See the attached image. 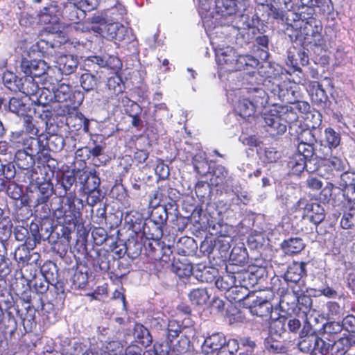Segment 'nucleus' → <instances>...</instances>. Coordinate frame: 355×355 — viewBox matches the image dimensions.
<instances>
[{
  "label": "nucleus",
  "instance_id": "obj_1",
  "mask_svg": "<svg viewBox=\"0 0 355 355\" xmlns=\"http://www.w3.org/2000/svg\"><path fill=\"white\" fill-rule=\"evenodd\" d=\"M215 49L216 60L218 65L219 75L226 72L247 70L249 79L253 83L254 77L257 75L256 67L259 64V60L250 55H237L234 48L220 44H216V42H211Z\"/></svg>",
  "mask_w": 355,
  "mask_h": 355
},
{
  "label": "nucleus",
  "instance_id": "obj_2",
  "mask_svg": "<svg viewBox=\"0 0 355 355\" xmlns=\"http://www.w3.org/2000/svg\"><path fill=\"white\" fill-rule=\"evenodd\" d=\"M310 116L314 120L311 124L302 122L300 125L294 124L289 127V133L295 137L299 143L315 144L317 142V137L320 133L318 128L322 123V115L320 112H315L309 113L307 119Z\"/></svg>",
  "mask_w": 355,
  "mask_h": 355
},
{
  "label": "nucleus",
  "instance_id": "obj_3",
  "mask_svg": "<svg viewBox=\"0 0 355 355\" xmlns=\"http://www.w3.org/2000/svg\"><path fill=\"white\" fill-rule=\"evenodd\" d=\"M46 94L49 98V103L53 100L55 102L64 103V107H76V103L73 101V95L71 86L69 84L60 83L58 78L45 79L44 83Z\"/></svg>",
  "mask_w": 355,
  "mask_h": 355
},
{
  "label": "nucleus",
  "instance_id": "obj_4",
  "mask_svg": "<svg viewBox=\"0 0 355 355\" xmlns=\"http://www.w3.org/2000/svg\"><path fill=\"white\" fill-rule=\"evenodd\" d=\"M61 10L60 7L55 2L47 3L45 6L40 10L37 14L39 22L46 25L43 33L58 34L61 33L62 25L60 22Z\"/></svg>",
  "mask_w": 355,
  "mask_h": 355
},
{
  "label": "nucleus",
  "instance_id": "obj_5",
  "mask_svg": "<svg viewBox=\"0 0 355 355\" xmlns=\"http://www.w3.org/2000/svg\"><path fill=\"white\" fill-rule=\"evenodd\" d=\"M40 88L38 82L33 76L25 75L21 78V84L19 87V92H21L26 96L32 97V101L40 105H45L49 103V98L46 94L45 85Z\"/></svg>",
  "mask_w": 355,
  "mask_h": 355
},
{
  "label": "nucleus",
  "instance_id": "obj_6",
  "mask_svg": "<svg viewBox=\"0 0 355 355\" xmlns=\"http://www.w3.org/2000/svg\"><path fill=\"white\" fill-rule=\"evenodd\" d=\"M306 266L304 262H293L288 266L284 274V279L289 284L294 295L300 294V291L306 289L303 279L306 275Z\"/></svg>",
  "mask_w": 355,
  "mask_h": 355
},
{
  "label": "nucleus",
  "instance_id": "obj_7",
  "mask_svg": "<svg viewBox=\"0 0 355 355\" xmlns=\"http://www.w3.org/2000/svg\"><path fill=\"white\" fill-rule=\"evenodd\" d=\"M60 197L65 198L66 202L64 206L68 207L66 209L62 206L55 211V215L58 218H63L64 223H70L71 221L74 223V220L80 215V208L83 207V200L76 197V193H69L66 195H60Z\"/></svg>",
  "mask_w": 355,
  "mask_h": 355
},
{
  "label": "nucleus",
  "instance_id": "obj_8",
  "mask_svg": "<svg viewBox=\"0 0 355 355\" xmlns=\"http://www.w3.org/2000/svg\"><path fill=\"white\" fill-rule=\"evenodd\" d=\"M272 293L268 292L252 293L250 296V302H248L250 313L259 317H268L272 311V305L270 302Z\"/></svg>",
  "mask_w": 355,
  "mask_h": 355
},
{
  "label": "nucleus",
  "instance_id": "obj_9",
  "mask_svg": "<svg viewBox=\"0 0 355 355\" xmlns=\"http://www.w3.org/2000/svg\"><path fill=\"white\" fill-rule=\"evenodd\" d=\"M236 11V0H215V13L214 19L215 22L212 30L216 29V33H223V26L226 24L223 20L227 17H232Z\"/></svg>",
  "mask_w": 355,
  "mask_h": 355
},
{
  "label": "nucleus",
  "instance_id": "obj_10",
  "mask_svg": "<svg viewBox=\"0 0 355 355\" xmlns=\"http://www.w3.org/2000/svg\"><path fill=\"white\" fill-rule=\"evenodd\" d=\"M21 71L26 76L36 78H42L43 83L45 79H52L49 73L52 71L47 63L42 60H28L23 58L20 64Z\"/></svg>",
  "mask_w": 355,
  "mask_h": 355
},
{
  "label": "nucleus",
  "instance_id": "obj_11",
  "mask_svg": "<svg viewBox=\"0 0 355 355\" xmlns=\"http://www.w3.org/2000/svg\"><path fill=\"white\" fill-rule=\"evenodd\" d=\"M296 209L304 210V218H307L311 223L318 225L325 218L324 208L318 202H309L305 198H300L295 204Z\"/></svg>",
  "mask_w": 355,
  "mask_h": 355
},
{
  "label": "nucleus",
  "instance_id": "obj_12",
  "mask_svg": "<svg viewBox=\"0 0 355 355\" xmlns=\"http://www.w3.org/2000/svg\"><path fill=\"white\" fill-rule=\"evenodd\" d=\"M235 182L225 166L217 165L212 171L209 183L211 187L216 188L217 191L228 194V190Z\"/></svg>",
  "mask_w": 355,
  "mask_h": 355
},
{
  "label": "nucleus",
  "instance_id": "obj_13",
  "mask_svg": "<svg viewBox=\"0 0 355 355\" xmlns=\"http://www.w3.org/2000/svg\"><path fill=\"white\" fill-rule=\"evenodd\" d=\"M346 161L338 157H332L318 167V174L326 180L334 181L338 178L340 173L345 171Z\"/></svg>",
  "mask_w": 355,
  "mask_h": 355
},
{
  "label": "nucleus",
  "instance_id": "obj_14",
  "mask_svg": "<svg viewBox=\"0 0 355 355\" xmlns=\"http://www.w3.org/2000/svg\"><path fill=\"white\" fill-rule=\"evenodd\" d=\"M317 334L308 320L304 322L303 327L299 333L298 347L302 352L314 351Z\"/></svg>",
  "mask_w": 355,
  "mask_h": 355
},
{
  "label": "nucleus",
  "instance_id": "obj_15",
  "mask_svg": "<svg viewBox=\"0 0 355 355\" xmlns=\"http://www.w3.org/2000/svg\"><path fill=\"white\" fill-rule=\"evenodd\" d=\"M263 120L266 131L270 135L275 136L286 132L287 126L279 114L275 113L274 109L271 110L269 113L263 114Z\"/></svg>",
  "mask_w": 355,
  "mask_h": 355
},
{
  "label": "nucleus",
  "instance_id": "obj_16",
  "mask_svg": "<svg viewBox=\"0 0 355 355\" xmlns=\"http://www.w3.org/2000/svg\"><path fill=\"white\" fill-rule=\"evenodd\" d=\"M215 4L212 0H198V12L206 30L211 31L214 26Z\"/></svg>",
  "mask_w": 355,
  "mask_h": 355
},
{
  "label": "nucleus",
  "instance_id": "obj_17",
  "mask_svg": "<svg viewBox=\"0 0 355 355\" xmlns=\"http://www.w3.org/2000/svg\"><path fill=\"white\" fill-rule=\"evenodd\" d=\"M55 62L58 70L65 76L73 73L78 66V58L73 55H61L58 57Z\"/></svg>",
  "mask_w": 355,
  "mask_h": 355
},
{
  "label": "nucleus",
  "instance_id": "obj_18",
  "mask_svg": "<svg viewBox=\"0 0 355 355\" xmlns=\"http://www.w3.org/2000/svg\"><path fill=\"white\" fill-rule=\"evenodd\" d=\"M300 154H293L289 157L287 162V167L288 173L299 175L302 172L306 169L309 172L315 170V167L311 166Z\"/></svg>",
  "mask_w": 355,
  "mask_h": 355
},
{
  "label": "nucleus",
  "instance_id": "obj_19",
  "mask_svg": "<svg viewBox=\"0 0 355 355\" xmlns=\"http://www.w3.org/2000/svg\"><path fill=\"white\" fill-rule=\"evenodd\" d=\"M334 182V184L330 183L331 187L342 190L344 192V196H348L355 182V173L343 171L340 173L338 178H336Z\"/></svg>",
  "mask_w": 355,
  "mask_h": 355
},
{
  "label": "nucleus",
  "instance_id": "obj_20",
  "mask_svg": "<svg viewBox=\"0 0 355 355\" xmlns=\"http://www.w3.org/2000/svg\"><path fill=\"white\" fill-rule=\"evenodd\" d=\"M226 338L221 333H214L207 336L202 345V352L209 354L216 352L223 345L226 344Z\"/></svg>",
  "mask_w": 355,
  "mask_h": 355
},
{
  "label": "nucleus",
  "instance_id": "obj_21",
  "mask_svg": "<svg viewBox=\"0 0 355 355\" xmlns=\"http://www.w3.org/2000/svg\"><path fill=\"white\" fill-rule=\"evenodd\" d=\"M354 345H355V334H348L336 341L332 340L331 355H345Z\"/></svg>",
  "mask_w": 355,
  "mask_h": 355
},
{
  "label": "nucleus",
  "instance_id": "obj_22",
  "mask_svg": "<svg viewBox=\"0 0 355 355\" xmlns=\"http://www.w3.org/2000/svg\"><path fill=\"white\" fill-rule=\"evenodd\" d=\"M340 143V134L336 132L333 128H327L324 130V138L320 141L321 146L327 148V151L322 153L324 157L328 155L330 150L337 148Z\"/></svg>",
  "mask_w": 355,
  "mask_h": 355
},
{
  "label": "nucleus",
  "instance_id": "obj_23",
  "mask_svg": "<svg viewBox=\"0 0 355 355\" xmlns=\"http://www.w3.org/2000/svg\"><path fill=\"white\" fill-rule=\"evenodd\" d=\"M274 111L279 114L284 123L288 124V128L293 125H300L302 123L298 120V114L296 111L293 109L292 105H282L275 107Z\"/></svg>",
  "mask_w": 355,
  "mask_h": 355
},
{
  "label": "nucleus",
  "instance_id": "obj_24",
  "mask_svg": "<svg viewBox=\"0 0 355 355\" xmlns=\"http://www.w3.org/2000/svg\"><path fill=\"white\" fill-rule=\"evenodd\" d=\"M257 110H258L248 98L239 100L235 107V112L243 119L248 121L253 119Z\"/></svg>",
  "mask_w": 355,
  "mask_h": 355
},
{
  "label": "nucleus",
  "instance_id": "obj_25",
  "mask_svg": "<svg viewBox=\"0 0 355 355\" xmlns=\"http://www.w3.org/2000/svg\"><path fill=\"white\" fill-rule=\"evenodd\" d=\"M4 110L10 111L18 116H28L31 111L29 105L25 103L22 99L12 97L10 99L8 103L4 105Z\"/></svg>",
  "mask_w": 355,
  "mask_h": 355
},
{
  "label": "nucleus",
  "instance_id": "obj_26",
  "mask_svg": "<svg viewBox=\"0 0 355 355\" xmlns=\"http://www.w3.org/2000/svg\"><path fill=\"white\" fill-rule=\"evenodd\" d=\"M248 98L252 101L258 110H261L268 103V95L263 88L256 87L249 88Z\"/></svg>",
  "mask_w": 355,
  "mask_h": 355
},
{
  "label": "nucleus",
  "instance_id": "obj_27",
  "mask_svg": "<svg viewBox=\"0 0 355 355\" xmlns=\"http://www.w3.org/2000/svg\"><path fill=\"white\" fill-rule=\"evenodd\" d=\"M168 219L167 208L165 205H158L155 207L150 214V220L153 222L156 226L159 232L162 231V227L164 225Z\"/></svg>",
  "mask_w": 355,
  "mask_h": 355
},
{
  "label": "nucleus",
  "instance_id": "obj_28",
  "mask_svg": "<svg viewBox=\"0 0 355 355\" xmlns=\"http://www.w3.org/2000/svg\"><path fill=\"white\" fill-rule=\"evenodd\" d=\"M17 166L23 170H28L35 165V158L26 150H18L15 155Z\"/></svg>",
  "mask_w": 355,
  "mask_h": 355
},
{
  "label": "nucleus",
  "instance_id": "obj_29",
  "mask_svg": "<svg viewBox=\"0 0 355 355\" xmlns=\"http://www.w3.org/2000/svg\"><path fill=\"white\" fill-rule=\"evenodd\" d=\"M172 270L180 278L187 277L192 274L193 266L187 258H183L173 261Z\"/></svg>",
  "mask_w": 355,
  "mask_h": 355
},
{
  "label": "nucleus",
  "instance_id": "obj_30",
  "mask_svg": "<svg viewBox=\"0 0 355 355\" xmlns=\"http://www.w3.org/2000/svg\"><path fill=\"white\" fill-rule=\"evenodd\" d=\"M135 341L144 347L149 346L153 342V337L148 329L141 324H136L134 328Z\"/></svg>",
  "mask_w": 355,
  "mask_h": 355
},
{
  "label": "nucleus",
  "instance_id": "obj_31",
  "mask_svg": "<svg viewBox=\"0 0 355 355\" xmlns=\"http://www.w3.org/2000/svg\"><path fill=\"white\" fill-rule=\"evenodd\" d=\"M252 293H250L248 288L245 286H236L230 290L228 293L229 297L232 298L235 302H244V304L248 305V302H250V296Z\"/></svg>",
  "mask_w": 355,
  "mask_h": 355
},
{
  "label": "nucleus",
  "instance_id": "obj_32",
  "mask_svg": "<svg viewBox=\"0 0 355 355\" xmlns=\"http://www.w3.org/2000/svg\"><path fill=\"white\" fill-rule=\"evenodd\" d=\"M305 245L300 238H291L285 240L282 248L284 252L287 254H293L300 252L304 248Z\"/></svg>",
  "mask_w": 355,
  "mask_h": 355
},
{
  "label": "nucleus",
  "instance_id": "obj_33",
  "mask_svg": "<svg viewBox=\"0 0 355 355\" xmlns=\"http://www.w3.org/2000/svg\"><path fill=\"white\" fill-rule=\"evenodd\" d=\"M313 145L314 144L299 143L297 148L296 154H300L310 165L316 161L317 157H319L315 153Z\"/></svg>",
  "mask_w": 355,
  "mask_h": 355
},
{
  "label": "nucleus",
  "instance_id": "obj_34",
  "mask_svg": "<svg viewBox=\"0 0 355 355\" xmlns=\"http://www.w3.org/2000/svg\"><path fill=\"white\" fill-rule=\"evenodd\" d=\"M41 275L48 279L49 282H51V285L55 284L58 282V272L55 263L52 261H47L43 264L40 269Z\"/></svg>",
  "mask_w": 355,
  "mask_h": 355
},
{
  "label": "nucleus",
  "instance_id": "obj_35",
  "mask_svg": "<svg viewBox=\"0 0 355 355\" xmlns=\"http://www.w3.org/2000/svg\"><path fill=\"white\" fill-rule=\"evenodd\" d=\"M188 297L191 304L196 306H202L205 304L209 299V295L207 291L206 288H202L193 289L188 294Z\"/></svg>",
  "mask_w": 355,
  "mask_h": 355
},
{
  "label": "nucleus",
  "instance_id": "obj_36",
  "mask_svg": "<svg viewBox=\"0 0 355 355\" xmlns=\"http://www.w3.org/2000/svg\"><path fill=\"white\" fill-rule=\"evenodd\" d=\"M248 254L243 246H235L232 248L230 254V260L232 264L243 266L247 263Z\"/></svg>",
  "mask_w": 355,
  "mask_h": 355
},
{
  "label": "nucleus",
  "instance_id": "obj_37",
  "mask_svg": "<svg viewBox=\"0 0 355 355\" xmlns=\"http://www.w3.org/2000/svg\"><path fill=\"white\" fill-rule=\"evenodd\" d=\"M26 144L28 146L26 150H28L31 155H33L34 157L38 154L42 153L46 150V142L44 143L40 138L37 137H29L26 139Z\"/></svg>",
  "mask_w": 355,
  "mask_h": 355
},
{
  "label": "nucleus",
  "instance_id": "obj_38",
  "mask_svg": "<svg viewBox=\"0 0 355 355\" xmlns=\"http://www.w3.org/2000/svg\"><path fill=\"white\" fill-rule=\"evenodd\" d=\"M232 193L235 196L232 198V202L235 205H239L241 203L247 204L250 201V198L246 191L242 190L241 186L237 182H235L231 189L228 190V193Z\"/></svg>",
  "mask_w": 355,
  "mask_h": 355
},
{
  "label": "nucleus",
  "instance_id": "obj_39",
  "mask_svg": "<svg viewBox=\"0 0 355 355\" xmlns=\"http://www.w3.org/2000/svg\"><path fill=\"white\" fill-rule=\"evenodd\" d=\"M119 26V23H112L109 24H101L98 26H92V29L101 35L104 36L106 34L108 37L115 39L116 36H117Z\"/></svg>",
  "mask_w": 355,
  "mask_h": 355
},
{
  "label": "nucleus",
  "instance_id": "obj_40",
  "mask_svg": "<svg viewBox=\"0 0 355 355\" xmlns=\"http://www.w3.org/2000/svg\"><path fill=\"white\" fill-rule=\"evenodd\" d=\"M4 85L10 91L18 92L21 78H19L14 73L7 71L2 77Z\"/></svg>",
  "mask_w": 355,
  "mask_h": 355
},
{
  "label": "nucleus",
  "instance_id": "obj_41",
  "mask_svg": "<svg viewBox=\"0 0 355 355\" xmlns=\"http://www.w3.org/2000/svg\"><path fill=\"white\" fill-rule=\"evenodd\" d=\"M105 7L115 19L121 18L126 13L125 6L119 0H112V2L107 3Z\"/></svg>",
  "mask_w": 355,
  "mask_h": 355
},
{
  "label": "nucleus",
  "instance_id": "obj_42",
  "mask_svg": "<svg viewBox=\"0 0 355 355\" xmlns=\"http://www.w3.org/2000/svg\"><path fill=\"white\" fill-rule=\"evenodd\" d=\"M80 82L83 89L86 92H89L97 87L98 80L95 75L85 73L80 76Z\"/></svg>",
  "mask_w": 355,
  "mask_h": 355
},
{
  "label": "nucleus",
  "instance_id": "obj_43",
  "mask_svg": "<svg viewBox=\"0 0 355 355\" xmlns=\"http://www.w3.org/2000/svg\"><path fill=\"white\" fill-rule=\"evenodd\" d=\"M323 337L322 338L317 336L314 351L320 352L322 355H327L328 354L331 355L332 340L327 336Z\"/></svg>",
  "mask_w": 355,
  "mask_h": 355
},
{
  "label": "nucleus",
  "instance_id": "obj_44",
  "mask_svg": "<svg viewBox=\"0 0 355 355\" xmlns=\"http://www.w3.org/2000/svg\"><path fill=\"white\" fill-rule=\"evenodd\" d=\"M49 198L50 197L49 196L38 193V196L35 202V212L43 211V214H40L41 218H46L50 214V208L48 205Z\"/></svg>",
  "mask_w": 355,
  "mask_h": 355
},
{
  "label": "nucleus",
  "instance_id": "obj_45",
  "mask_svg": "<svg viewBox=\"0 0 355 355\" xmlns=\"http://www.w3.org/2000/svg\"><path fill=\"white\" fill-rule=\"evenodd\" d=\"M107 87L111 94L118 95L122 93L123 85L121 78L117 74L110 77L107 81Z\"/></svg>",
  "mask_w": 355,
  "mask_h": 355
},
{
  "label": "nucleus",
  "instance_id": "obj_46",
  "mask_svg": "<svg viewBox=\"0 0 355 355\" xmlns=\"http://www.w3.org/2000/svg\"><path fill=\"white\" fill-rule=\"evenodd\" d=\"M311 98L313 101L318 105L325 103L327 101L328 96L327 93L319 83H314Z\"/></svg>",
  "mask_w": 355,
  "mask_h": 355
},
{
  "label": "nucleus",
  "instance_id": "obj_47",
  "mask_svg": "<svg viewBox=\"0 0 355 355\" xmlns=\"http://www.w3.org/2000/svg\"><path fill=\"white\" fill-rule=\"evenodd\" d=\"M236 284V277L233 275H226L216 281V286L221 290L227 291L228 293H230V290L234 287Z\"/></svg>",
  "mask_w": 355,
  "mask_h": 355
},
{
  "label": "nucleus",
  "instance_id": "obj_48",
  "mask_svg": "<svg viewBox=\"0 0 355 355\" xmlns=\"http://www.w3.org/2000/svg\"><path fill=\"white\" fill-rule=\"evenodd\" d=\"M76 178L74 175H64L60 180V185L63 188L64 193L63 195L69 194V193H76V185L75 183Z\"/></svg>",
  "mask_w": 355,
  "mask_h": 355
},
{
  "label": "nucleus",
  "instance_id": "obj_49",
  "mask_svg": "<svg viewBox=\"0 0 355 355\" xmlns=\"http://www.w3.org/2000/svg\"><path fill=\"white\" fill-rule=\"evenodd\" d=\"M239 348V343L236 340L229 339L226 340V344L216 351V355H234Z\"/></svg>",
  "mask_w": 355,
  "mask_h": 355
},
{
  "label": "nucleus",
  "instance_id": "obj_50",
  "mask_svg": "<svg viewBox=\"0 0 355 355\" xmlns=\"http://www.w3.org/2000/svg\"><path fill=\"white\" fill-rule=\"evenodd\" d=\"M101 180L96 173L90 172L85 180L83 189L84 192L100 189Z\"/></svg>",
  "mask_w": 355,
  "mask_h": 355
},
{
  "label": "nucleus",
  "instance_id": "obj_51",
  "mask_svg": "<svg viewBox=\"0 0 355 355\" xmlns=\"http://www.w3.org/2000/svg\"><path fill=\"white\" fill-rule=\"evenodd\" d=\"M286 318L281 317L274 321L270 327V334L272 336L274 334L277 338L281 337V335L286 331Z\"/></svg>",
  "mask_w": 355,
  "mask_h": 355
},
{
  "label": "nucleus",
  "instance_id": "obj_52",
  "mask_svg": "<svg viewBox=\"0 0 355 355\" xmlns=\"http://www.w3.org/2000/svg\"><path fill=\"white\" fill-rule=\"evenodd\" d=\"M355 224V203L352 204L348 211L345 212L340 220L343 229H349Z\"/></svg>",
  "mask_w": 355,
  "mask_h": 355
},
{
  "label": "nucleus",
  "instance_id": "obj_53",
  "mask_svg": "<svg viewBox=\"0 0 355 355\" xmlns=\"http://www.w3.org/2000/svg\"><path fill=\"white\" fill-rule=\"evenodd\" d=\"M261 5L266 7V12L268 17L276 20L284 19V11L278 7H276L273 3H266L265 1L261 3Z\"/></svg>",
  "mask_w": 355,
  "mask_h": 355
},
{
  "label": "nucleus",
  "instance_id": "obj_54",
  "mask_svg": "<svg viewBox=\"0 0 355 355\" xmlns=\"http://www.w3.org/2000/svg\"><path fill=\"white\" fill-rule=\"evenodd\" d=\"M71 282L75 288H84L88 280V275L86 271L76 270L71 277Z\"/></svg>",
  "mask_w": 355,
  "mask_h": 355
},
{
  "label": "nucleus",
  "instance_id": "obj_55",
  "mask_svg": "<svg viewBox=\"0 0 355 355\" xmlns=\"http://www.w3.org/2000/svg\"><path fill=\"white\" fill-rule=\"evenodd\" d=\"M31 284L37 293L43 294L48 291L49 284H51V282H49L48 279L39 275L35 276L33 281L31 282Z\"/></svg>",
  "mask_w": 355,
  "mask_h": 355
},
{
  "label": "nucleus",
  "instance_id": "obj_56",
  "mask_svg": "<svg viewBox=\"0 0 355 355\" xmlns=\"http://www.w3.org/2000/svg\"><path fill=\"white\" fill-rule=\"evenodd\" d=\"M130 109L131 110H126V112L128 114V115L132 117V121L131 123L134 127H139L141 125V120L139 117V114L141 112V107L137 103L133 101L130 102Z\"/></svg>",
  "mask_w": 355,
  "mask_h": 355
},
{
  "label": "nucleus",
  "instance_id": "obj_57",
  "mask_svg": "<svg viewBox=\"0 0 355 355\" xmlns=\"http://www.w3.org/2000/svg\"><path fill=\"white\" fill-rule=\"evenodd\" d=\"M323 336H331L339 334L343 330L341 323L331 321L322 325Z\"/></svg>",
  "mask_w": 355,
  "mask_h": 355
},
{
  "label": "nucleus",
  "instance_id": "obj_58",
  "mask_svg": "<svg viewBox=\"0 0 355 355\" xmlns=\"http://www.w3.org/2000/svg\"><path fill=\"white\" fill-rule=\"evenodd\" d=\"M16 170L12 162L3 164L0 159V178L3 177L6 180H11L15 178Z\"/></svg>",
  "mask_w": 355,
  "mask_h": 355
},
{
  "label": "nucleus",
  "instance_id": "obj_59",
  "mask_svg": "<svg viewBox=\"0 0 355 355\" xmlns=\"http://www.w3.org/2000/svg\"><path fill=\"white\" fill-rule=\"evenodd\" d=\"M304 290L305 289H303L302 291H300V294L294 295L297 299L299 309L302 310L304 312H306L311 307L312 299L310 296L304 294Z\"/></svg>",
  "mask_w": 355,
  "mask_h": 355
},
{
  "label": "nucleus",
  "instance_id": "obj_60",
  "mask_svg": "<svg viewBox=\"0 0 355 355\" xmlns=\"http://www.w3.org/2000/svg\"><path fill=\"white\" fill-rule=\"evenodd\" d=\"M26 313L22 318L23 324L25 328L28 327L31 329L33 324H36L35 319V309L30 304L26 307Z\"/></svg>",
  "mask_w": 355,
  "mask_h": 355
},
{
  "label": "nucleus",
  "instance_id": "obj_61",
  "mask_svg": "<svg viewBox=\"0 0 355 355\" xmlns=\"http://www.w3.org/2000/svg\"><path fill=\"white\" fill-rule=\"evenodd\" d=\"M87 195V203L90 207H94L103 199V195L101 189L85 192Z\"/></svg>",
  "mask_w": 355,
  "mask_h": 355
},
{
  "label": "nucleus",
  "instance_id": "obj_62",
  "mask_svg": "<svg viewBox=\"0 0 355 355\" xmlns=\"http://www.w3.org/2000/svg\"><path fill=\"white\" fill-rule=\"evenodd\" d=\"M46 144L50 150L56 152L62 149L64 140L60 137L51 136L47 139Z\"/></svg>",
  "mask_w": 355,
  "mask_h": 355
},
{
  "label": "nucleus",
  "instance_id": "obj_63",
  "mask_svg": "<svg viewBox=\"0 0 355 355\" xmlns=\"http://www.w3.org/2000/svg\"><path fill=\"white\" fill-rule=\"evenodd\" d=\"M85 62L86 64L89 67L96 65L98 68H104L108 65V62L105 56H89L85 60Z\"/></svg>",
  "mask_w": 355,
  "mask_h": 355
},
{
  "label": "nucleus",
  "instance_id": "obj_64",
  "mask_svg": "<svg viewBox=\"0 0 355 355\" xmlns=\"http://www.w3.org/2000/svg\"><path fill=\"white\" fill-rule=\"evenodd\" d=\"M343 329L347 331L349 334H355V317L352 315H348L343 318L341 323Z\"/></svg>",
  "mask_w": 355,
  "mask_h": 355
}]
</instances>
